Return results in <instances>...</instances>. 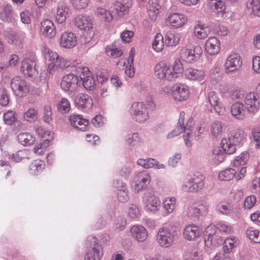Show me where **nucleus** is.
I'll return each instance as SVG.
<instances>
[{
  "instance_id": "obj_35",
  "label": "nucleus",
  "mask_w": 260,
  "mask_h": 260,
  "mask_svg": "<svg viewBox=\"0 0 260 260\" xmlns=\"http://www.w3.org/2000/svg\"><path fill=\"white\" fill-rule=\"evenodd\" d=\"M68 8L67 7L61 5L58 7L56 11V20L58 23H63L67 18Z\"/></svg>"
},
{
  "instance_id": "obj_13",
  "label": "nucleus",
  "mask_w": 260,
  "mask_h": 260,
  "mask_svg": "<svg viewBox=\"0 0 260 260\" xmlns=\"http://www.w3.org/2000/svg\"><path fill=\"white\" fill-rule=\"evenodd\" d=\"M75 25L80 29L89 31V37L92 36V23L90 18L87 16L78 15L75 18Z\"/></svg>"
},
{
  "instance_id": "obj_63",
  "label": "nucleus",
  "mask_w": 260,
  "mask_h": 260,
  "mask_svg": "<svg viewBox=\"0 0 260 260\" xmlns=\"http://www.w3.org/2000/svg\"><path fill=\"white\" fill-rule=\"evenodd\" d=\"M133 36L134 32L132 31L126 30L121 33V38L123 42L129 43Z\"/></svg>"
},
{
  "instance_id": "obj_23",
  "label": "nucleus",
  "mask_w": 260,
  "mask_h": 260,
  "mask_svg": "<svg viewBox=\"0 0 260 260\" xmlns=\"http://www.w3.org/2000/svg\"><path fill=\"white\" fill-rule=\"evenodd\" d=\"M242 102H236L231 107V112L233 117L239 120H243L245 117V110Z\"/></svg>"
},
{
  "instance_id": "obj_19",
  "label": "nucleus",
  "mask_w": 260,
  "mask_h": 260,
  "mask_svg": "<svg viewBox=\"0 0 260 260\" xmlns=\"http://www.w3.org/2000/svg\"><path fill=\"white\" fill-rule=\"evenodd\" d=\"M186 22V18L182 14L173 13L167 19V22L172 28H178L183 26Z\"/></svg>"
},
{
  "instance_id": "obj_28",
  "label": "nucleus",
  "mask_w": 260,
  "mask_h": 260,
  "mask_svg": "<svg viewBox=\"0 0 260 260\" xmlns=\"http://www.w3.org/2000/svg\"><path fill=\"white\" fill-rule=\"evenodd\" d=\"M135 55V50L132 48L129 52V57L127 62L129 66H126L125 73L129 77H133L135 75L134 68L133 67L134 58Z\"/></svg>"
},
{
  "instance_id": "obj_57",
  "label": "nucleus",
  "mask_w": 260,
  "mask_h": 260,
  "mask_svg": "<svg viewBox=\"0 0 260 260\" xmlns=\"http://www.w3.org/2000/svg\"><path fill=\"white\" fill-rule=\"evenodd\" d=\"M223 249L225 253H230L234 246V240L232 239H226L223 244Z\"/></svg>"
},
{
  "instance_id": "obj_34",
  "label": "nucleus",
  "mask_w": 260,
  "mask_h": 260,
  "mask_svg": "<svg viewBox=\"0 0 260 260\" xmlns=\"http://www.w3.org/2000/svg\"><path fill=\"white\" fill-rule=\"evenodd\" d=\"M212 9L217 13H222L226 9L225 3L222 0H211Z\"/></svg>"
},
{
  "instance_id": "obj_2",
  "label": "nucleus",
  "mask_w": 260,
  "mask_h": 260,
  "mask_svg": "<svg viewBox=\"0 0 260 260\" xmlns=\"http://www.w3.org/2000/svg\"><path fill=\"white\" fill-rule=\"evenodd\" d=\"M259 97L256 92H249L244 97V105L248 112L255 114L259 110L260 107Z\"/></svg>"
},
{
  "instance_id": "obj_20",
  "label": "nucleus",
  "mask_w": 260,
  "mask_h": 260,
  "mask_svg": "<svg viewBox=\"0 0 260 260\" xmlns=\"http://www.w3.org/2000/svg\"><path fill=\"white\" fill-rule=\"evenodd\" d=\"M76 43V37L74 33L65 32L62 34L60 39V44L62 47L71 48L74 47Z\"/></svg>"
},
{
  "instance_id": "obj_45",
  "label": "nucleus",
  "mask_w": 260,
  "mask_h": 260,
  "mask_svg": "<svg viewBox=\"0 0 260 260\" xmlns=\"http://www.w3.org/2000/svg\"><path fill=\"white\" fill-rule=\"evenodd\" d=\"M247 237L253 242L260 243V231L256 230H247L246 232Z\"/></svg>"
},
{
  "instance_id": "obj_53",
  "label": "nucleus",
  "mask_w": 260,
  "mask_h": 260,
  "mask_svg": "<svg viewBox=\"0 0 260 260\" xmlns=\"http://www.w3.org/2000/svg\"><path fill=\"white\" fill-rule=\"evenodd\" d=\"M146 169L150 168H155L157 169H164L165 165L164 164L159 165L157 160L153 158L146 159Z\"/></svg>"
},
{
  "instance_id": "obj_39",
  "label": "nucleus",
  "mask_w": 260,
  "mask_h": 260,
  "mask_svg": "<svg viewBox=\"0 0 260 260\" xmlns=\"http://www.w3.org/2000/svg\"><path fill=\"white\" fill-rule=\"evenodd\" d=\"M221 147L224 153L233 154L236 151L235 145L237 144L230 143L226 139H222L221 142Z\"/></svg>"
},
{
  "instance_id": "obj_36",
  "label": "nucleus",
  "mask_w": 260,
  "mask_h": 260,
  "mask_svg": "<svg viewBox=\"0 0 260 260\" xmlns=\"http://www.w3.org/2000/svg\"><path fill=\"white\" fill-rule=\"evenodd\" d=\"M236 172L232 168L228 169L220 172L218 178L220 180L229 181L235 177Z\"/></svg>"
},
{
  "instance_id": "obj_40",
  "label": "nucleus",
  "mask_w": 260,
  "mask_h": 260,
  "mask_svg": "<svg viewBox=\"0 0 260 260\" xmlns=\"http://www.w3.org/2000/svg\"><path fill=\"white\" fill-rule=\"evenodd\" d=\"M179 38L174 34L167 32L165 36V43L168 46L177 45L179 42Z\"/></svg>"
},
{
  "instance_id": "obj_8",
  "label": "nucleus",
  "mask_w": 260,
  "mask_h": 260,
  "mask_svg": "<svg viewBox=\"0 0 260 260\" xmlns=\"http://www.w3.org/2000/svg\"><path fill=\"white\" fill-rule=\"evenodd\" d=\"M184 115L185 113L184 112H181L180 113V117L178 120L177 126V127L172 131L170 134L168 135V138H172L174 136H178L183 132L186 131L187 132H191L192 124V119L190 118L185 126L184 125Z\"/></svg>"
},
{
  "instance_id": "obj_12",
  "label": "nucleus",
  "mask_w": 260,
  "mask_h": 260,
  "mask_svg": "<svg viewBox=\"0 0 260 260\" xmlns=\"http://www.w3.org/2000/svg\"><path fill=\"white\" fill-rule=\"evenodd\" d=\"M189 90L184 85L175 84L172 87V95L178 101L186 100L189 96Z\"/></svg>"
},
{
  "instance_id": "obj_61",
  "label": "nucleus",
  "mask_w": 260,
  "mask_h": 260,
  "mask_svg": "<svg viewBox=\"0 0 260 260\" xmlns=\"http://www.w3.org/2000/svg\"><path fill=\"white\" fill-rule=\"evenodd\" d=\"M231 96L234 100L243 99L244 97V91L242 89H235L231 92Z\"/></svg>"
},
{
  "instance_id": "obj_10",
  "label": "nucleus",
  "mask_w": 260,
  "mask_h": 260,
  "mask_svg": "<svg viewBox=\"0 0 260 260\" xmlns=\"http://www.w3.org/2000/svg\"><path fill=\"white\" fill-rule=\"evenodd\" d=\"M69 120L71 125L78 130L86 131L89 128L88 120L83 118L81 115H71L69 117Z\"/></svg>"
},
{
  "instance_id": "obj_14",
  "label": "nucleus",
  "mask_w": 260,
  "mask_h": 260,
  "mask_svg": "<svg viewBox=\"0 0 260 260\" xmlns=\"http://www.w3.org/2000/svg\"><path fill=\"white\" fill-rule=\"evenodd\" d=\"M36 62L29 58H26L22 61L20 71L24 75L32 77L37 74Z\"/></svg>"
},
{
  "instance_id": "obj_6",
  "label": "nucleus",
  "mask_w": 260,
  "mask_h": 260,
  "mask_svg": "<svg viewBox=\"0 0 260 260\" xmlns=\"http://www.w3.org/2000/svg\"><path fill=\"white\" fill-rule=\"evenodd\" d=\"M242 64L241 56L238 54H231L227 57L225 63V72L226 74L235 72L240 69Z\"/></svg>"
},
{
  "instance_id": "obj_56",
  "label": "nucleus",
  "mask_w": 260,
  "mask_h": 260,
  "mask_svg": "<svg viewBox=\"0 0 260 260\" xmlns=\"http://www.w3.org/2000/svg\"><path fill=\"white\" fill-rule=\"evenodd\" d=\"M222 78L221 73L218 69H215L211 75V82L212 84H217Z\"/></svg>"
},
{
  "instance_id": "obj_50",
  "label": "nucleus",
  "mask_w": 260,
  "mask_h": 260,
  "mask_svg": "<svg viewBox=\"0 0 260 260\" xmlns=\"http://www.w3.org/2000/svg\"><path fill=\"white\" fill-rule=\"evenodd\" d=\"M249 158L247 153H242L241 155L238 156L234 160V165L235 167H238L244 165L246 164Z\"/></svg>"
},
{
  "instance_id": "obj_5",
  "label": "nucleus",
  "mask_w": 260,
  "mask_h": 260,
  "mask_svg": "<svg viewBox=\"0 0 260 260\" xmlns=\"http://www.w3.org/2000/svg\"><path fill=\"white\" fill-rule=\"evenodd\" d=\"M204 177L201 174L194 175L188 180L186 184L183 186V189L187 192H198L204 186Z\"/></svg>"
},
{
  "instance_id": "obj_22",
  "label": "nucleus",
  "mask_w": 260,
  "mask_h": 260,
  "mask_svg": "<svg viewBox=\"0 0 260 260\" xmlns=\"http://www.w3.org/2000/svg\"><path fill=\"white\" fill-rule=\"evenodd\" d=\"M205 48L209 54L215 55L219 52L220 49L219 41L214 37L209 38L206 41Z\"/></svg>"
},
{
  "instance_id": "obj_55",
  "label": "nucleus",
  "mask_w": 260,
  "mask_h": 260,
  "mask_svg": "<svg viewBox=\"0 0 260 260\" xmlns=\"http://www.w3.org/2000/svg\"><path fill=\"white\" fill-rule=\"evenodd\" d=\"M3 119L6 124H12L16 120L14 112L11 111H8L4 114Z\"/></svg>"
},
{
  "instance_id": "obj_54",
  "label": "nucleus",
  "mask_w": 260,
  "mask_h": 260,
  "mask_svg": "<svg viewBox=\"0 0 260 260\" xmlns=\"http://www.w3.org/2000/svg\"><path fill=\"white\" fill-rule=\"evenodd\" d=\"M171 68L172 70H173V72L174 75H175L176 78L183 72V66L180 60H176L173 67H171Z\"/></svg>"
},
{
  "instance_id": "obj_25",
  "label": "nucleus",
  "mask_w": 260,
  "mask_h": 260,
  "mask_svg": "<svg viewBox=\"0 0 260 260\" xmlns=\"http://www.w3.org/2000/svg\"><path fill=\"white\" fill-rule=\"evenodd\" d=\"M185 77L190 80L200 81L204 79V72L202 70H198L193 68H188L184 71Z\"/></svg>"
},
{
  "instance_id": "obj_43",
  "label": "nucleus",
  "mask_w": 260,
  "mask_h": 260,
  "mask_svg": "<svg viewBox=\"0 0 260 260\" xmlns=\"http://www.w3.org/2000/svg\"><path fill=\"white\" fill-rule=\"evenodd\" d=\"M167 70V66L163 63L157 64L154 69L155 75L160 79H164L166 74H165Z\"/></svg>"
},
{
  "instance_id": "obj_52",
  "label": "nucleus",
  "mask_w": 260,
  "mask_h": 260,
  "mask_svg": "<svg viewBox=\"0 0 260 260\" xmlns=\"http://www.w3.org/2000/svg\"><path fill=\"white\" fill-rule=\"evenodd\" d=\"M106 53L110 57L117 58L122 55V51L120 49L109 47L106 49Z\"/></svg>"
},
{
  "instance_id": "obj_29",
  "label": "nucleus",
  "mask_w": 260,
  "mask_h": 260,
  "mask_svg": "<svg viewBox=\"0 0 260 260\" xmlns=\"http://www.w3.org/2000/svg\"><path fill=\"white\" fill-rule=\"evenodd\" d=\"M19 142L24 146L32 145L35 141V138L28 133H22L17 136Z\"/></svg>"
},
{
  "instance_id": "obj_24",
  "label": "nucleus",
  "mask_w": 260,
  "mask_h": 260,
  "mask_svg": "<svg viewBox=\"0 0 260 260\" xmlns=\"http://www.w3.org/2000/svg\"><path fill=\"white\" fill-rule=\"evenodd\" d=\"M131 232L133 237L139 242H143L147 238V232L142 225H134L131 228Z\"/></svg>"
},
{
  "instance_id": "obj_46",
  "label": "nucleus",
  "mask_w": 260,
  "mask_h": 260,
  "mask_svg": "<svg viewBox=\"0 0 260 260\" xmlns=\"http://www.w3.org/2000/svg\"><path fill=\"white\" fill-rule=\"evenodd\" d=\"M14 11L11 5L9 4H4L3 6L1 14L4 15L7 20L11 19L14 15Z\"/></svg>"
},
{
  "instance_id": "obj_47",
  "label": "nucleus",
  "mask_w": 260,
  "mask_h": 260,
  "mask_svg": "<svg viewBox=\"0 0 260 260\" xmlns=\"http://www.w3.org/2000/svg\"><path fill=\"white\" fill-rule=\"evenodd\" d=\"M175 199L174 198H169L166 199L164 201V208L167 210L168 213H172L175 207Z\"/></svg>"
},
{
  "instance_id": "obj_17",
  "label": "nucleus",
  "mask_w": 260,
  "mask_h": 260,
  "mask_svg": "<svg viewBox=\"0 0 260 260\" xmlns=\"http://www.w3.org/2000/svg\"><path fill=\"white\" fill-rule=\"evenodd\" d=\"M75 104L82 109H90L93 105V101L91 98L86 94H79L77 95L74 100Z\"/></svg>"
},
{
  "instance_id": "obj_1",
  "label": "nucleus",
  "mask_w": 260,
  "mask_h": 260,
  "mask_svg": "<svg viewBox=\"0 0 260 260\" xmlns=\"http://www.w3.org/2000/svg\"><path fill=\"white\" fill-rule=\"evenodd\" d=\"M130 113L133 119L139 122H144L149 118L148 111L143 103H133L130 109Z\"/></svg>"
},
{
  "instance_id": "obj_60",
  "label": "nucleus",
  "mask_w": 260,
  "mask_h": 260,
  "mask_svg": "<svg viewBox=\"0 0 260 260\" xmlns=\"http://www.w3.org/2000/svg\"><path fill=\"white\" fill-rule=\"evenodd\" d=\"M126 224V219L123 216H119L117 218L116 222L115 224V229L119 231H122Z\"/></svg>"
},
{
  "instance_id": "obj_18",
  "label": "nucleus",
  "mask_w": 260,
  "mask_h": 260,
  "mask_svg": "<svg viewBox=\"0 0 260 260\" xmlns=\"http://www.w3.org/2000/svg\"><path fill=\"white\" fill-rule=\"evenodd\" d=\"M201 234L200 228L194 224L188 225L186 226L183 232V237L185 239L191 241L195 240Z\"/></svg>"
},
{
  "instance_id": "obj_16",
  "label": "nucleus",
  "mask_w": 260,
  "mask_h": 260,
  "mask_svg": "<svg viewBox=\"0 0 260 260\" xmlns=\"http://www.w3.org/2000/svg\"><path fill=\"white\" fill-rule=\"evenodd\" d=\"M80 70L82 71V73L80 75V77L83 86L86 89L91 90L95 85L94 78L91 76L88 68L83 67Z\"/></svg>"
},
{
  "instance_id": "obj_9",
  "label": "nucleus",
  "mask_w": 260,
  "mask_h": 260,
  "mask_svg": "<svg viewBox=\"0 0 260 260\" xmlns=\"http://www.w3.org/2000/svg\"><path fill=\"white\" fill-rule=\"evenodd\" d=\"M174 239V235L171 233L170 230L166 228H162L159 229L157 233V240L159 245L164 247H169L173 243Z\"/></svg>"
},
{
  "instance_id": "obj_44",
  "label": "nucleus",
  "mask_w": 260,
  "mask_h": 260,
  "mask_svg": "<svg viewBox=\"0 0 260 260\" xmlns=\"http://www.w3.org/2000/svg\"><path fill=\"white\" fill-rule=\"evenodd\" d=\"M57 110L61 113H66L70 110V104L68 99L63 98L57 105Z\"/></svg>"
},
{
  "instance_id": "obj_42",
  "label": "nucleus",
  "mask_w": 260,
  "mask_h": 260,
  "mask_svg": "<svg viewBox=\"0 0 260 260\" xmlns=\"http://www.w3.org/2000/svg\"><path fill=\"white\" fill-rule=\"evenodd\" d=\"M248 9H251L254 15L260 17V3L259 0H251L247 5Z\"/></svg>"
},
{
  "instance_id": "obj_26",
  "label": "nucleus",
  "mask_w": 260,
  "mask_h": 260,
  "mask_svg": "<svg viewBox=\"0 0 260 260\" xmlns=\"http://www.w3.org/2000/svg\"><path fill=\"white\" fill-rule=\"evenodd\" d=\"M68 62L62 57L59 56L54 62H51L48 64V69L50 74H53L55 71H60L69 67Z\"/></svg>"
},
{
  "instance_id": "obj_21",
  "label": "nucleus",
  "mask_w": 260,
  "mask_h": 260,
  "mask_svg": "<svg viewBox=\"0 0 260 260\" xmlns=\"http://www.w3.org/2000/svg\"><path fill=\"white\" fill-rule=\"evenodd\" d=\"M131 1L127 3L116 2L114 4V8L112 10V13L114 14L115 17H121L128 12L129 8L131 6Z\"/></svg>"
},
{
  "instance_id": "obj_11",
  "label": "nucleus",
  "mask_w": 260,
  "mask_h": 260,
  "mask_svg": "<svg viewBox=\"0 0 260 260\" xmlns=\"http://www.w3.org/2000/svg\"><path fill=\"white\" fill-rule=\"evenodd\" d=\"M78 82V77L73 74H69L63 77L60 85L64 91H72L77 87Z\"/></svg>"
},
{
  "instance_id": "obj_48",
  "label": "nucleus",
  "mask_w": 260,
  "mask_h": 260,
  "mask_svg": "<svg viewBox=\"0 0 260 260\" xmlns=\"http://www.w3.org/2000/svg\"><path fill=\"white\" fill-rule=\"evenodd\" d=\"M211 132L214 137L220 135L222 132V126L221 122L215 121L211 125Z\"/></svg>"
},
{
  "instance_id": "obj_32",
  "label": "nucleus",
  "mask_w": 260,
  "mask_h": 260,
  "mask_svg": "<svg viewBox=\"0 0 260 260\" xmlns=\"http://www.w3.org/2000/svg\"><path fill=\"white\" fill-rule=\"evenodd\" d=\"M180 55L181 59L187 62L192 63L196 61L192 50L186 47H184L181 50Z\"/></svg>"
},
{
  "instance_id": "obj_27",
  "label": "nucleus",
  "mask_w": 260,
  "mask_h": 260,
  "mask_svg": "<svg viewBox=\"0 0 260 260\" xmlns=\"http://www.w3.org/2000/svg\"><path fill=\"white\" fill-rule=\"evenodd\" d=\"M145 204V208L147 210L155 211L160 206V201L157 197L150 194L147 197Z\"/></svg>"
},
{
  "instance_id": "obj_37",
  "label": "nucleus",
  "mask_w": 260,
  "mask_h": 260,
  "mask_svg": "<svg viewBox=\"0 0 260 260\" xmlns=\"http://www.w3.org/2000/svg\"><path fill=\"white\" fill-rule=\"evenodd\" d=\"M225 154L219 147H216L213 150V159L215 164H218L224 159Z\"/></svg>"
},
{
  "instance_id": "obj_62",
  "label": "nucleus",
  "mask_w": 260,
  "mask_h": 260,
  "mask_svg": "<svg viewBox=\"0 0 260 260\" xmlns=\"http://www.w3.org/2000/svg\"><path fill=\"white\" fill-rule=\"evenodd\" d=\"M128 214L132 218H136L140 215V212L137 207L133 205L129 208Z\"/></svg>"
},
{
  "instance_id": "obj_58",
  "label": "nucleus",
  "mask_w": 260,
  "mask_h": 260,
  "mask_svg": "<svg viewBox=\"0 0 260 260\" xmlns=\"http://www.w3.org/2000/svg\"><path fill=\"white\" fill-rule=\"evenodd\" d=\"M256 197L253 196H250L247 197L244 201V207L245 208L250 209L256 203Z\"/></svg>"
},
{
  "instance_id": "obj_59",
  "label": "nucleus",
  "mask_w": 260,
  "mask_h": 260,
  "mask_svg": "<svg viewBox=\"0 0 260 260\" xmlns=\"http://www.w3.org/2000/svg\"><path fill=\"white\" fill-rule=\"evenodd\" d=\"M208 100L212 106H216L220 103L219 99L218 97L217 93L213 91H210L208 93Z\"/></svg>"
},
{
  "instance_id": "obj_51",
  "label": "nucleus",
  "mask_w": 260,
  "mask_h": 260,
  "mask_svg": "<svg viewBox=\"0 0 260 260\" xmlns=\"http://www.w3.org/2000/svg\"><path fill=\"white\" fill-rule=\"evenodd\" d=\"M23 117L24 118L28 121L37 119V111L34 108H30L24 113Z\"/></svg>"
},
{
  "instance_id": "obj_41",
  "label": "nucleus",
  "mask_w": 260,
  "mask_h": 260,
  "mask_svg": "<svg viewBox=\"0 0 260 260\" xmlns=\"http://www.w3.org/2000/svg\"><path fill=\"white\" fill-rule=\"evenodd\" d=\"M153 49L157 52L160 51L164 47V42L162 36L158 34L156 35L152 43Z\"/></svg>"
},
{
  "instance_id": "obj_4",
  "label": "nucleus",
  "mask_w": 260,
  "mask_h": 260,
  "mask_svg": "<svg viewBox=\"0 0 260 260\" xmlns=\"http://www.w3.org/2000/svg\"><path fill=\"white\" fill-rule=\"evenodd\" d=\"M11 88L15 94L19 96H23L29 91V87L26 82L19 77H15L11 80Z\"/></svg>"
},
{
  "instance_id": "obj_64",
  "label": "nucleus",
  "mask_w": 260,
  "mask_h": 260,
  "mask_svg": "<svg viewBox=\"0 0 260 260\" xmlns=\"http://www.w3.org/2000/svg\"><path fill=\"white\" fill-rule=\"evenodd\" d=\"M44 57L46 61H51V62H54V60L58 58V55L56 52L48 50L45 53Z\"/></svg>"
},
{
  "instance_id": "obj_33",
  "label": "nucleus",
  "mask_w": 260,
  "mask_h": 260,
  "mask_svg": "<svg viewBox=\"0 0 260 260\" xmlns=\"http://www.w3.org/2000/svg\"><path fill=\"white\" fill-rule=\"evenodd\" d=\"M210 32L209 28L207 26H204L198 24L194 27V32L195 35L200 39L206 38Z\"/></svg>"
},
{
  "instance_id": "obj_15",
  "label": "nucleus",
  "mask_w": 260,
  "mask_h": 260,
  "mask_svg": "<svg viewBox=\"0 0 260 260\" xmlns=\"http://www.w3.org/2000/svg\"><path fill=\"white\" fill-rule=\"evenodd\" d=\"M40 32L43 35L52 38L56 34V29L53 22L50 19H44L41 22Z\"/></svg>"
},
{
  "instance_id": "obj_7",
  "label": "nucleus",
  "mask_w": 260,
  "mask_h": 260,
  "mask_svg": "<svg viewBox=\"0 0 260 260\" xmlns=\"http://www.w3.org/2000/svg\"><path fill=\"white\" fill-rule=\"evenodd\" d=\"M208 205L205 202L193 204L187 208V215L193 220L198 219L200 215L206 214Z\"/></svg>"
},
{
  "instance_id": "obj_3",
  "label": "nucleus",
  "mask_w": 260,
  "mask_h": 260,
  "mask_svg": "<svg viewBox=\"0 0 260 260\" xmlns=\"http://www.w3.org/2000/svg\"><path fill=\"white\" fill-rule=\"evenodd\" d=\"M89 241L91 249L87 252L84 260H100L103 255L102 247L99 244L98 239L91 237Z\"/></svg>"
},
{
  "instance_id": "obj_49",
  "label": "nucleus",
  "mask_w": 260,
  "mask_h": 260,
  "mask_svg": "<svg viewBox=\"0 0 260 260\" xmlns=\"http://www.w3.org/2000/svg\"><path fill=\"white\" fill-rule=\"evenodd\" d=\"M9 102V98L7 89L5 87L0 88V105L7 106Z\"/></svg>"
},
{
  "instance_id": "obj_38",
  "label": "nucleus",
  "mask_w": 260,
  "mask_h": 260,
  "mask_svg": "<svg viewBox=\"0 0 260 260\" xmlns=\"http://www.w3.org/2000/svg\"><path fill=\"white\" fill-rule=\"evenodd\" d=\"M117 188V199L121 202H125L128 200V191L125 187V184L122 183L120 187L116 186Z\"/></svg>"
},
{
  "instance_id": "obj_31",
  "label": "nucleus",
  "mask_w": 260,
  "mask_h": 260,
  "mask_svg": "<svg viewBox=\"0 0 260 260\" xmlns=\"http://www.w3.org/2000/svg\"><path fill=\"white\" fill-rule=\"evenodd\" d=\"M243 138V132L240 129H236L231 132L228 141L235 144H239Z\"/></svg>"
},
{
  "instance_id": "obj_30",
  "label": "nucleus",
  "mask_w": 260,
  "mask_h": 260,
  "mask_svg": "<svg viewBox=\"0 0 260 260\" xmlns=\"http://www.w3.org/2000/svg\"><path fill=\"white\" fill-rule=\"evenodd\" d=\"M45 164L41 160H35L29 165V170L31 174L37 175L44 169Z\"/></svg>"
}]
</instances>
